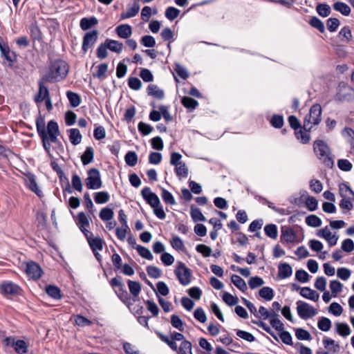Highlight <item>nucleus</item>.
I'll return each mask as SVG.
<instances>
[{
	"mask_svg": "<svg viewBox=\"0 0 354 354\" xmlns=\"http://www.w3.org/2000/svg\"><path fill=\"white\" fill-rule=\"evenodd\" d=\"M69 71L68 63L62 59H57L51 62L48 66L47 72L42 77L46 82H57L64 80Z\"/></svg>",
	"mask_w": 354,
	"mask_h": 354,
	"instance_id": "1",
	"label": "nucleus"
},
{
	"mask_svg": "<svg viewBox=\"0 0 354 354\" xmlns=\"http://www.w3.org/2000/svg\"><path fill=\"white\" fill-rule=\"evenodd\" d=\"M59 134L58 124L53 120L48 122L46 130L42 129L39 131V136L41 140L43 147L50 156H52L50 153L51 142L60 143L57 139Z\"/></svg>",
	"mask_w": 354,
	"mask_h": 354,
	"instance_id": "2",
	"label": "nucleus"
},
{
	"mask_svg": "<svg viewBox=\"0 0 354 354\" xmlns=\"http://www.w3.org/2000/svg\"><path fill=\"white\" fill-rule=\"evenodd\" d=\"M313 150L317 157L322 160L328 167L332 168L334 165L333 159L329 156L330 149L328 146L321 140H317L313 144Z\"/></svg>",
	"mask_w": 354,
	"mask_h": 354,
	"instance_id": "3",
	"label": "nucleus"
},
{
	"mask_svg": "<svg viewBox=\"0 0 354 354\" xmlns=\"http://www.w3.org/2000/svg\"><path fill=\"white\" fill-rule=\"evenodd\" d=\"M110 285L113 288H118L117 290H114L115 293L118 297L129 308L130 306L132 305L131 302V297L125 289L124 284L122 281V277L117 276L110 281Z\"/></svg>",
	"mask_w": 354,
	"mask_h": 354,
	"instance_id": "4",
	"label": "nucleus"
},
{
	"mask_svg": "<svg viewBox=\"0 0 354 354\" xmlns=\"http://www.w3.org/2000/svg\"><path fill=\"white\" fill-rule=\"evenodd\" d=\"M88 176L85 179V184L88 189H98L102 187V182L100 171L96 168H91L87 172Z\"/></svg>",
	"mask_w": 354,
	"mask_h": 354,
	"instance_id": "5",
	"label": "nucleus"
},
{
	"mask_svg": "<svg viewBox=\"0 0 354 354\" xmlns=\"http://www.w3.org/2000/svg\"><path fill=\"white\" fill-rule=\"evenodd\" d=\"M174 274L180 283L183 286H187L190 283L192 270L184 263L181 261L177 262V267L174 270Z\"/></svg>",
	"mask_w": 354,
	"mask_h": 354,
	"instance_id": "6",
	"label": "nucleus"
},
{
	"mask_svg": "<svg viewBox=\"0 0 354 354\" xmlns=\"http://www.w3.org/2000/svg\"><path fill=\"white\" fill-rule=\"evenodd\" d=\"M322 107L319 104H313L309 111V113L305 116L304 123V126L308 124L317 125L322 120Z\"/></svg>",
	"mask_w": 354,
	"mask_h": 354,
	"instance_id": "7",
	"label": "nucleus"
},
{
	"mask_svg": "<svg viewBox=\"0 0 354 354\" xmlns=\"http://www.w3.org/2000/svg\"><path fill=\"white\" fill-rule=\"evenodd\" d=\"M297 311L298 315L304 320L315 316L317 313L316 309L303 301H298L297 302Z\"/></svg>",
	"mask_w": 354,
	"mask_h": 354,
	"instance_id": "8",
	"label": "nucleus"
},
{
	"mask_svg": "<svg viewBox=\"0 0 354 354\" xmlns=\"http://www.w3.org/2000/svg\"><path fill=\"white\" fill-rule=\"evenodd\" d=\"M22 289L12 281H3L0 284V292L4 296H17L21 294Z\"/></svg>",
	"mask_w": 354,
	"mask_h": 354,
	"instance_id": "9",
	"label": "nucleus"
},
{
	"mask_svg": "<svg viewBox=\"0 0 354 354\" xmlns=\"http://www.w3.org/2000/svg\"><path fill=\"white\" fill-rule=\"evenodd\" d=\"M141 195L146 203L152 208L160 205V201L158 196L151 191L150 187H144L141 191Z\"/></svg>",
	"mask_w": 354,
	"mask_h": 354,
	"instance_id": "10",
	"label": "nucleus"
},
{
	"mask_svg": "<svg viewBox=\"0 0 354 354\" xmlns=\"http://www.w3.org/2000/svg\"><path fill=\"white\" fill-rule=\"evenodd\" d=\"M97 37L98 31L97 30H93L85 33L82 46V50L84 53H86L88 50L94 45L97 40Z\"/></svg>",
	"mask_w": 354,
	"mask_h": 354,
	"instance_id": "11",
	"label": "nucleus"
},
{
	"mask_svg": "<svg viewBox=\"0 0 354 354\" xmlns=\"http://www.w3.org/2000/svg\"><path fill=\"white\" fill-rule=\"evenodd\" d=\"M25 184L38 197L41 198L44 196L42 191L39 188L37 183L36 176L33 174L28 172L25 175Z\"/></svg>",
	"mask_w": 354,
	"mask_h": 354,
	"instance_id": "12",
	"label": "nucleus"
},
{
	"mask_svg": "<svg viewBox=\"0 0 354 354\" xmlns=\"http://www.w3.org/2000/svg\"><path fill=\"white\" fill-rule=\"evenodd\" d=\"M26 272L30 279L37 280L41 277L43 270L38 263L30 261L26 263Z\"/></svg>",
	"mask_w": 354,
	"mask_h": 354,
	"instance_id": "13",
	"label": "nucleus"
},
{
	"mask_svg": "<svg viewBox=\"0 0 354 354\" xmlns=\"http://www.w3.org/2000/svg\"><path fill=\"white\" fill-rule=\"evenodd\" d=\"M351 88L346 86H341L340 85L337 88V92L334 96V100L338 102H342L344 101H349L351 99Z\"/></svg>",
	"mask_w": 354,
	"mask_h": 354,
	"instance_id": "14",
	"label": "nucleus"
},
{
	"mask_svg": "<svg viewBox=\"0 0 354 354\" xmlns=\"http://www.w3.org/2000/svg\"><path fill=\"white\" fill-rule=\"evenodd\" d=\"M317 235L321 238L325 239L330 247L337 244L338 236L333 235L327 226L320 229L317 233Z\"/></svg>",
	"mask_w": 354,
	"mask_h": 354,
	"instance_id": "15",
	"label": "nucleus"
},
{
	"mask_svg": "<svg viewBox=\"0 0 354 354\" xmlns=\"http://www.w3.org/2000/svg\"><path fill=\"white\" fill-rule=\"evenodd\" d=\"M297 234L290 227H281V241L282 243H294L296 241Z\"/></svg>",
	"mask_w": 354,
	"mask_h": 354,
	"instance_id": "16",
	"label": "nucleus"
},
{
	"mask_svg": "<svg viewBox=\"0 0 354 354\" xmlns=\"http://www.w3.org/2000/svg\"><path fill=\"white\" fill-rule=\"evenodd\" d=\"M307 127L304 125V129H299V130L295 131V134L298 140L300 141L302 144H307L309 142L310 140V131L312 128V125H310L308 129H306Z\"/></svg>",
	"mask_w": 354,
	"mask_h": 354,
	"instance_id": "17",
	"label": "nucleus"
},
{
	"mask_svg": "<svg viewBox=\"0 0 354 354\" xmlns=\"http://www.w3.org/2000/svg\"><path fill=\"white\" fill-rule=\"evenodd\" d=\"M115 31L118 36L122 39H128L132 35V28L129 24H121L118 26Z\"/></svg>",
	"mask_w": 354,
	"mask_h": 354,
	"instance_id": "18",
	"label": "nucleus"
},
{
	"mask_svg": "<svg viewBox=\"0 0 354 354\" xmlns=\"http://www.w3.org/2000/svg\"><path fill=\"white\" fill-rule=\"evenodd\" d=\"M292 274V268L287 263H280L278 266V277L283 279L288 278Z\"/></svg>",
	"mask_w": 354,
	"mask_h": 354,
	"instance_id": "19",
	"label": "nucleus"
},
{
	"mask_svg": "<svg viewBox=\"0 0 354 354\" xmlns=\"http://www.w3.org/2000/svg\"><path fill=\"white\" fill-rule=\"evenodd\" d=\"M148 95L153 96L158 100H163L165 98V92L156 84H149L147 88Z\"/></svg>",
	"mask_w": 354,
	"mask_h": 354,
	"instance_id": "20",
	"label": "nucleus"
},
{
	"mask_svg": "<svg viewBox=\"0 0 354 354\" xmlns=\"http://www.w3.org/2000/svg\"><path fill=\"white\" fill-rule=\"evenodd\" d=\"M299 294L303 297L314 301H318L319 298V293L309 287L301 288Z\"/></svg>",
	"mask_w": 354,
	"mask_h": 354,
	"instance_id": "21",
	"label": "nucleus"
},
{
	"mask_svg": "<svg viewBox=\"0 0 354 354\" xmlns=\"http://www.w3.org/2000/svg\"><path fill=\"white\" fill-rule=\"evenodd\" d=\"M105 43L109 48L112 52L120 54L123 49V44L118 40L106 39Z\"/></svg>",
	"mask_w": 354,
	"mask_h": 354,
	"instance_id": "22",
	"label": "nucleus"
},
{
	"mask_svg": "<svg viewBox=\"0 0 354 354\" xmlns=\"http://www.w3.org/2000/svg\"><path fill=\"white\" fill-rule=\"evenodd\" d=\"M29 30L30 37L34 42L35 41H41L42 40V32L36 21L30 24Z\"/></svg>",
	"mask_w": 354,
	"mask_h": 354,
	"instance_id": "23",
	"label": "nucleus"
},
{
	"mask_svg": "<svg viewBox=\"0 0 354 354\" xmlns=\"http://www.w3.org/2000/svg\"><path fill=\"white\" fill-rule=\"evenodd\" d=\"M94 159V149L92 147H86L84 152L81 156V161L83 165H87Z\"/></svg>",
	"mask_w": 354,
	"mask_h": 354,
	"instance_id": "24",
	"label": "nucleus"
},
{
	"mask_svg": "<svg viewBox=\"0 0 354 354\" xmlns=\"http://www.w3.org/2000/svg\"><path fill=\"white\" fill-rule=\"evenodd\" d=\"M45 290L46 294L54 299L59 300L62 297L61 290L55 285H47Z\"/></svg>",
	"mask_w": 354,
	"mask_h": 354,
	"instance_id": "25",
	"label": "nucleus"
},
{
	"mask_svg": "<svg viewBox=\"0 0 354 354\" xmlns=\"http://www.w3.org/2000/svg\"><path fill=\"white\" fill-rule=\"evenodd\" d=\"M97 24L98 20L95 17H84L80 20V26L83 30H87Z\"/></svg>",
	"mask_w": 354,
	"mask_h": 354,
	"instance_id": "26",
	"label": "nucleus"
},
{
	"mask_svg": "<svg viewBox=\"0 0 354 354\" xmlns=\"http://www.w3.org/2000/svg\"><path fill=\"white\" fill-rule=\"evenodd\" d=\"M139 10L140 5L137 2H134L133 6L128 8L126 12L121 13L120 19L123 20L135 17L138 13Z\"/></svg>",
	"mask_w": 354,
	"mask_h": 354,
	"instance_id": "27",
	"label": "nucleus"
},
{
	"mask_svg": "<svg viewBox=\"0 0 354 354\" xmlns=\"http://www.w3.org/2000/svg\"><path fill=\"white\" fill-rule=\"evenodd\" d=\"M190 216L194 222L205 221L206 218L202 214L201 209L194 205L190 207Z\"/></svg>",
	"mask_w": 354,
	"mask_h": 354,
	"instance_id": "28",
	"label": "nucleus"
},
{
	"mask_svg": "<svg viewBox=\"0 0 354 354\" xmlns=\"http://www.w3.org/2000/svg\"><path fill=\"white\" fill-rule=\"evenodd\" d=\"M69 133V140L72 145H77L82 141V136L77 129H70L68 130Z\"/></svg>",
	"mask_w": 354,
	"mask_h": 354,
	"instance_id": "29",
	"label": "nucleus"
},
{
	"mask_svg": "<svg viewBox=\"0 0 354 354\" xmlns=\"http://www.w3.org/2000/svg\"><path fill=\"white\" fill-rule=\"evenodd\" d=\"M348 193L352 196L353 201H354V192L351 188L348 183H341L339 185V194L342 198L348 197Z\"/></svg>",
	"mask_w": 354,
	"mask_h": 354,
	"instance_id": "30",
	"label": "nucleus"
},
{
	"mask_svg": "<svg viewBox=\"0 0 354 354\" xmlns=\"http://www.w3.org/2000/svg\"><path fill=\"white\" fill-rule=\"evenodd\" d=\"M1 56L9 62V66L12 67L17 60V54L14 51H10L9 46L3 49L1 52Z\"/></svg>",
	"mask_w": 354,
	"mask_h": 354,
	"instance_id": "31",
	"label": "nucleus"
},
{
	"mask_svg": "<svg viewBox=\"0 0 354 354\" xmlns=\"http://www.w3.org/2000/svg\"><path fill=\"white\" fill-rule=\"evenodd\" d=\"M181 103L189 111H193L198 106V101L188 96L183 97L181 99Z\"/></svg>",
	"mask_w": 354,
	"mask_h": 354,
	"instance_id": "32",
	"label": "nucleus"
},
{
	"mask_svg": "<svg viewBox=\"0 0 354 354\" xmlns=\"http://www.w3.org/2000/svg\"><path fill=\"white\" fill-rule=\"evenodd\" d=\"M66 97L69 100L71 106L73 108L78 106L81 103V97L77 93L68 91L66 92Z\"/></svg>",
	"mask_w": 354,
	"mask_h": 354,
	"instance_id": "33",
	"label": "nucleus"
},
{
	"mask_svg": "<svg viewBox=\"0 0 354 354\" xmlns=\"http://www.w3.org/2000/svg\"><path fill=\"white\" fill-rule=\"evenodd\" d=\"M155 333L156 335L160 339V340L165 343H166L173 351H178V346L176 343L173 340V339L171 337L169 339L167 336L162 334L161 332L158 330H156Z\"/></svg>",
	"mask_w": 354,
	"mask_h": 354,
	"instance_id": "34",
	"label": "nucleus"
},
{
	"mask_svg": "<svg viewBox=\"0 0 354 354\" xmlns=\"http://www.w3.org/2000/svg\"><path fill=\"white\" fill-rule=\"evenodd\" d=\"M91 240H88V244L92 250L93 252L98 250H102L103 245L104 244V241L102 239H101L99 236H97L95 238L90 239Z\"/></svg>",
	"mask_w": 354,
	"mask_h": 354,
	"instance_id": "35",
	"label": "nucleus"
},
{
	"mask_svg": "<svg viewBox=\"0 0 354 354\" xmlns=\"http://www.w3.org/2000/svg\"><path fill=\"white\" fill-rule=\"evenodd\" d=\"M338 37L342 41L348 43L353 37L350 28L344 26L339 32Z\"/></svg>",
	"mask_w": 354,
	"mask_h": 354,
	"instance_id": "36",
	"label": "nucleus"
},
{
	"mask_svg": "<svg viewBox=\"0 0 354 354\" xmlns=\"http://www.w3.org/2000/svg\"><path fill=\"white\" fill-rule=\"evenodd\" d=\"M259 295L266 301H271L274 298V294L272 288L265 286L259 290Z\"/></svg>",
	"mask_w": 354,
	"mask_h": 354,
	"instance_id": "37",
	"label": "nucleus"
},
{
	"mask_svg": "<svg viewBox=\"0 0 354 354\" xmlns=\"http://www.w3.org/2000/svg\"><path fill=\"white\" fill-rule=\"evenodd\" d=\"M333 9L344 16H348L351 12L350 7L346 3L341 1L335 2L333 4Z\"/></svg>",
	"mask_w": 354,
	"mask_h": 354,
	"instance_id": "38",
	"label": "nucleus"
},
{
	"mask_svg": "<svg viewBox=\"0 0 354 354\" xmlns=\"http://www.w3.org/2000/svg\"><path fill=\"white\" fill-rule=\"evenodd\" d=\"M127 284L131 294L134 297H137L141 291V285L140 283L136 281L128 279Z\"/></svg>",
	"mask_w": 354,
	"mask_h": 354,
	"instance_id": "39",
	"label": "nucleus"
},
{
	"mask_svg": "<svg viewBox=\"0 0 354 354\" xmlns=\"http://www.w3.org/2000/svg\"><path fill=\"white\" fill-rule=\"evenodd\" d=\"M110 199L109 194L107 192L102 191L94 194L95 202L97 204H104Z\"/></svg>",
	"mask_w": 354,
	"mask_h": 354,
	"instance_id": "40",
	"label": "nucleus"
},
{
	"mask_svg": "<svg viewBox=\"0 0 354 354\" xmlns=\"http://www.w3.org/2000/svg\"><path fill=\"white\" fill-rule=\"evenodd\" d=\"M161 197L163 201L167 205H174L176 203L173 195L163 187L161 188Z\"/></svg>",
	"mask_w": 354,
	"mask_h": 354,
	"instance_id": "41",
	"label": "nucleus"
},
{
	"mask_svg": "<svg viewBox=\"0 0 354 354\" xmlns=\"http://www.w3.org/2000/svg\"><path fill=\"white\" fill-rule=\"evenodd\" d=\"M342 135L348 138V142L350 145L351 149L354 151V130L351 127H344L342 130Z\"/></svg>",
	"mask_w": 354,
	"mask_h": 354,
	"instance_id": "42",
	"label": "nucleus"
},
{
	"mask_svg": "<svg viewBox=\"0 0 354 354\" xmlns=\"http://www.w3.org/2000/svg\"><path fill=\"white\" fill-rule=\"evenodd\" d=\"M264 231L266 236L268 237L276 239L278 236L277 227L274 224H268L264 227Z\"/></svg>",
	"mask_w": 354,
	"mask_h": 354,
	"instance_id": "43",
	"label": "nucleus"
},
{
	"mask_svg": "<svg viewBox=\"0 0 354 354\" xmlns=\"http://www.w3.org/2000/svg\"><path fill=\"white\" fill-rule=\"evenodd\" d=\"M15 345L14 350L17 354H26L28 352V345L24 340L17 339Z\"/></svg>",
	"mask_w": 354,
	"mask_h": 354,
	"instance_id": "44",
	"label": "nucleus"
},
{
	"mask_svg": "<svg viewBox=\"0 0 354 354\" xmlns=\"http://www.w3.org/2000/svg\"><path fill=\"white\" fill-rule=\"evenodd\" d=\"M114 212L111 208L108 207H104L101 209L99 214L100 218L103 221H109L113 218Z\"/></svg>",
	"mask_w": 354,
	"mask_h": 354,
	"instance_id": "45",
	"label": "nucleus"
},
{
	"mask_svg": "<svg viewBox=\"0 0 354 354\" xmlns=\"http://www.w3.org/2000/svg\"><path fill=\"white\" fill-rule=\"evenodd\" d=\"M136 250L142 258L149 261L153 260V256L147 248L142 245H136Z\"/></svg>",
	"mask_w": 354,
	"mask_h": 354,
	"instance_id": "46",
	"label": "nucleus"
},
{
	"mask_svg": "<svg viewBox=\"0 0 354 354\" xmlns=\"http://www.w3.org/2000/svg\"><path fill=\"white\" fill-rule=\"evenodd\" d=\"M124 160L127 165L134 167L138 162V155L135 151H129L126 153Z\"/></svg>",
	"mask_w": 354,
	"mask_h": 354,
	"instance_id": "47",
	"label": "nucleus"
},
{
	"mask_svg": "<svg viewBox=\"0 0 354 354\" xmlns=\"http://www.w3.org/2000/svg\"><path fill=\"white\" fill-rule=\"evenodd\" d=\"M309 24L322 33L325 32V26L323 21L317 17H312L309 21Z\"/></svg>",
	"mask_w": 354,
	"mask_h": 354,
	"instance_id": "48",
	"label": "nucleus"
},
{
	"mask_svg": "<svg viewBox=\"0 0 354 354\" xmlns=\"http://www.w3.org/2000/svg\"><path fill=\"white\" fill-rule=\"evenodd\" d=\"M318 15L322 17H328L331 12L330 7L326 3H319L316 7Z\"/></svg>",
	"mask_w": 354,
	"mask_h": 354,
	"instance_id": "49",
	"label": "nucleus"
},
{
	"mask_svg": "<svg viewBox=\"0 0 354 354\" xmlns=\"http://www.w3.org/2000/svg\"><path fill=\"white\" fill-rule=\"evenodd\" d=\"M107 71L108 64L106 63H102L98 65L96 73H94L93 75L94 77H97L100 80H104L106 77V73Z\"/></svg>",
	"mask_w": 354,
	"mask_h": 354,
	"instance_id": "50",
	"label": "nucleus"
},
{
	"mask_svg": "<svg viewBox=\"0 0 354 354\" xmlns=\"http://www.w3.org/2000/svg\"><path fill=\"white\" fill-rule=\"evenodd\" d=\"M322 220L317 216L311 214L306 218V223L310 227H317L321 226Z\"/></svg>",
	"mask_w": 354,
	"mask_h": 354,
	"instance_id": "51",
	"label": "nucleus"
},
{
	"mask_svg": "<svg viewBox=\"0 0 354 354\" xmlns=\"http://www.w3.org/2000/svg\"><path fill=\"white\" fill-rule=\"evenodd\" d=\"M224 302L230 306H235L239 302V299L236 296H233L227 292H225L222 296Z\"/></svg>",
	"mask_w": 354,
	"mask_h": 354,
	"instance_id": "52",
	"label": "nucleus"
},
{
	"mask_svg": "<svg viewBox=\"0 0 354 354\" xmlns=\"http://www.w3.org/2000/svg\"><path fill=\"white\" fill-rule=\"evenodd\" d=\"M336 330L338 334L343 337H346L350 335L351 329L348 325L346 323H336Z\"/></svg>",
	"mask_w": 354,
	"mask_h": 354,
	"instance_id": "53",
	"label": "nucleus"
},
{
	"mask_svg": "<svg viewBox=\"0 0 354 354\" xmlns=\"http://www.w3.org/2000/svg\"><path fill=\"white\" fill-rule=\"evenodd\" d=\"M147 274L153 279H158L162 275V270L154 266H148L146 268Z\"/></svg>",
	"mask_w": 354,
	"mask_h": 354,
	"instance_id": "54",
	"label": "nucleus"
},
{
	"mask_svg": "<svg viewBox=\"0 0 354 354\" xmlns=\"http://www.w3.org/2000/svg\"><path fill=\"white\" fill-rule=\"evenodd\" d=\"M317 327L322 331H328L331 328L330 319L322 317L317 322Z\"/></svg>",
	"mask_w": 354,
	"mask_h": 354,
	"instance_id": "55",
	"label": "nucleus"
},
{
	"mask_svg": "<svg viewBox=\"0 0 354 354\" xmlns=\"http://www.w3.org/2000/svg\"><path fill=\"white\" fill-rule=\"evenodd\" d=\"M175 172L179 178H186L188 175L189 169L185 162H182L175 167Z\"/></svg>",
	"mask_w": 354,
	"mask_h": 354,
	"instance_id": "56",
	"label": "nucleus"
},
{
	"mask_svg": "<svg viewBox=\"0 0 354 354\" xmlns=\"http://www.w3.org/2000/svg\"><path fill=\"white\" fill-rule=\"evenodd\" d=\"M180 14V10L173 6L168 7L165 12V15L169 21H173L178 17Z\"/></svg>",
	"mask_w": 354,
	"mask_h": 354,
	"instance_id": "57",
	"label": "nucleus"
},
{
	"mask_svg": "<svg viewBox=\"0 0 354 354\" xmlns=\"http://www.w3.org/2000/svg\"><path fill=\"white\" fill-rule=\"evenodd\" d=\"M270 124L275 129H281L284 123L283 117L281 115L274 114L270 119Z\"/></svg>",
	"mask_w": 354,
	"mask_h": 354,
	"instance_id": "58",
	"label": "nucleus"
},
{
	"mask_svg": "<svg viewBox=\"0 0 354 354\" xmlns=\"http://www.w3.org/2000/svg\"><path fill=\"white\" fill-rule=\"evenodd\" d=\"M77 225H79L80 229L88 227L90 225L88 218L83 212H79L77 214Z\"/></svg>",
	"mask_w": 354,
	"mask_h": 354,
	"instance_id": "59",
	"label": "nucleus"
},
{
	"mask_svg": "<svg viewBox=\"0 0 354 354\" xmlns=\"http://www.w3.org/2000/svg\"><path fill=\"white\" fill-rule=\"evenodd\" d=\"M177 351L178 354H192L191 342L188 340H183Z\"/></svg>",
	"mask_w": 354,
	"mask_h": 354,
	"instance_id": "60",
	"label": "nucleus"
},
{
	"mask_svg": "<svg viewBox=\"0 0 354 354\" xmlns=\"http://www.w3.org/2000/svg\"><path fill=\"white\" fill-rule=\"evenodd\" d=\"M171 324L174 328L180 331L183 332L184 330V324L179 316L176 315H172L171 316Z\"/></svg>",
	"mask_w": 354,
	"mask_h": 354,
	"instance_id": "61",
	"label": "nucleus"
},
{
	"mask_svg": "<svg viewBox=\"0 0 354 354\" xmlns=\"http://www.w3.org/2000/svg\"><path fill=\"white\" fill-rule=\"evenodd\" d=\"M343 285L337 280H332L330 282V289L332 292L333 297H336L337 294L340 292L342 290Z\"/></svg>",
	"mask_w": 354,
	"mask_h": 354,
	"instance_id": "62",
	"label": "nucleus"
},
{
	"mask_svg": "<svg viewBox=\"0 0 354 354\" xmlns=\"http://www.w3.org/2000/svg\"><path fill=\"white\" fill-rule=\"evenodd\" d=\"M171 247L178 251H183L185 248L183 240L178 236H174L170 241Z\"/></svg>",
	"mask_w": 354,
	"mask_h": 354,
	"instance_id": "63",
	"label": "nucleus"
},
{
	"mask_svg": "<svg viewBox=\"0 0 354 354\" xmlns=\"http://www.w3.org/2000/svg\"><path fill=\"white\" fill-rule=\"evenodd\" d=\"M138 129L142 136H147L152 132L153 128L150 124L140 122L138 124Z\"/></svg>",
	"mask_w": 354,
	"mask_h": 354,
	"instance_id": "64",
	"label": "nucleus"
}]
</instances>
